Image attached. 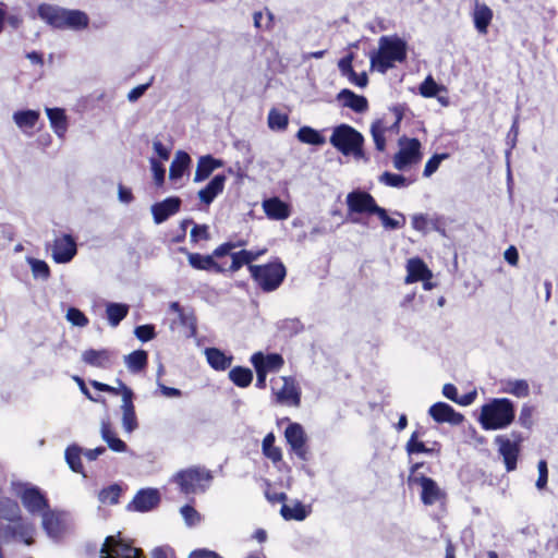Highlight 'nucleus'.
Returning <instances> with one entry per match:
<instances>
[{
  "instance_id": "obj_33",
  "label": "nucleus",
  "mask_w": 558,
  "mask_h": 558,
  "mask_svg": "<svg viewBox=\"0 0 558 558\" xmlns=\"http://www.w3.org/2000/svg\"><path fill=\"white\" fill-rule=\"evenodd\" d=\"M46 113L49 119L53 132L59 136H64L68 130V119L64 109L62 108H46Z\"/></svg>"
},
{
  "instance_id": "obj_4",
  "label": "nucleus",
  "mask_w": 558,
  "mask_h": 558,
  "mask_svg": "<svg viewBox=\"0 0 558 558\" xmlns=\"http://www.w3.org/2000/svg\"><path fill=\"white\" fill-rule=\"evenodd\" d=\"M38 15L48 25L58 29L82 31L88 27L89 17L81 10H69L51 4H40Z\"/></svg>"
},
{
  "instance_id": "obj_20",
  "label": "nucleus",
  "mask_w": 558,
  "mask_h": 558,
  "mask_svg": "<svg viewBox=\"0 0 558 558\" xmlns=\"http://www.w3.org/2000/svg\"><path fill=\"white\" fill-rule=\"evenodd\" d=\"M283 385L280 389H272L276 402L289 407L299 408L301 405V390L291 376L282 377Z\"/></svg>"
},
{
  "instance_id": "obj_50",
  "label": "nucleus",
  "mask_w": 558,
  "mask_h": 558,
  "mask_svg": "<svg viewBox=\"0 0 558 558\" xmlns=\"http://www.w3.org/2000/svg\"><path fill=\"white\" fill-rule=\"evenodd\" d=\"M418 433L413 432L410 439L405 445V450L409 454L413 453H429L432 450L425 446L423 441H418Z\"/></svg>"
},
{
  "instance_id": "obj_11",
  "label": "nucleus",
  "mask_w": 558,
  "mask_h": 558,
  "mask_svg": "<svg viewBox=\"0 0 558 558\" xmlns=\"http://www.w3.org/2000/svg\"><path fill=\"white\" fill-rule=\"evenodd\" d=\"M399 146L400 149L393 156V167L397 170H404L407 167L421 161V142L417 138L401 136Z\"/></svg>"
},
{
  "instance_id": "obj_43",
  "label": "nucleus",
  "mask_w": 558,
  "mask_h": 558,
  "mask_svg": "<svg viewBox=\"0 0 558 558\" xmlns=\"http://www.w3.org/2000/svg\"><path fill=\"white\" fill-rule=\"evenodd\" d=\"M122 494V488L119 484H111L107 487H104L98 493V500L102 505H117L120 500Z\"/></svg>"
},
{
  "instance_id": "obj_51",
  "label": "nucleus",
  "mask_w": 558,
  "mask_h": 558,
  "mask_svg": "<svg viewBox=\"0 0 558 558\" xmlns=\"http://www.w3.org/2000/svg\"><path fill=\"white\" fill-rule=\"evenodd\" d=\"M246 244H247V241L243 240V239H240L238 241H227V242H223L222 244L218 245L214 250V255L217 258H220V257L228 255L234 248L245 246Z\"/></svg>"
},
{
  "instance_id": "obj_30",
  "label": "nucleus",
  "mask_w": 558,
  "mask_h": 558,
  "mask_svg": "<svg viewBox=\"0 0 558 558\" xmlns=\"http://www.w3.org/2000/svg\"><path fill=\"white\" fill-rule=\"evenodd\" d=\"M227 177L225 174L215 175L205 187L199 190L198 197L202 203L209 205L214 199L223 192Z\"/></svg>"
},
{
  "instance_id": "obj_46",
  "label": "nucleus",
  "mask_w": 558,
  "mask_h": 558,
  "mask_svg": "<svg viewBox=\"0 0 558 558\" xmlns=\"http://www.w3.org/2000/svg\"><path fill=\"white\" fill-rule=\"evenodd\" d=\"M378 180L380 183H383L387 186H390V187H403V186H408L412 182V181H408L407 178L403 177L402 174L392 173L389 171H385L379 177Z\"/></svg>"
},
{
  "instance_id": "obj_7",
  "label": "nucleus",
  "mask_w": 558,
  "mask_h": 558,
  "mask_svg": "<svg viewBox=\"0 0 558 558\" xmlns=\"http://www.w3.org/2000/svg\"><path fill=\"white\" fill-rule=\"evenodd\" d=\"M250 274L262 291L272 292L283 282L287 276V268L280 258L276 257L266 264L250 266Z\"/></svg>"
},
{
  "instance_id": "obj_3",
  "label": "nucleus",
  "mask_w": 558,
  "mask_h": 558,
  "mask_svg": "<svg viewBox=\"0 0 558 558\" xmlns=\"http://www.w3.org/2000/svg\"><path fill=\"white\" fill-rule=\"evenodd\" d=\"M378 50L371 54V68L386 73L396 62H404L408 57V46L404 39L395 36H381Z\"/></svg>"
},
{
  "instance_id": "obj_29",
  "label": "nucleus",
  "mask_w": 558,
  "mask_h": 558,
  "mask_svg": "<svg viewBox=\"0 0 558 558\" xmlns=\"http://www.w3.org/2000/svg\"><path fill=\"white\" fill-rule=\"evenodd\" d=\"M223 167L221 159L215 158L211 155L201 156L197 160V166L194 174V182H203L218 168Z\"/></svg>"
},
{
  "instance_id": "obj_48",
  "label": "nucleus",
  "mask_w": 558,
  "mask_h": 558,
  "mask_svg": "<svg viewBox=\"0 0 558 558\" xmlns=\"http://www.w3.org/2000/svg\"><path fill=\"white\" fill-rule=\"evenodd\" d=\"M228 255L231 257V264L227 269V271L234 274L239 271L244 265L248 267V260L250 257L245 250H241L239 252H230Z\"/></svg>"
},
{
  "instance_id": "obj_36",
  "label": "nucleus",
  "mask_w": 558,
  "mask_h": 558,
  "mask_svg": "<svg viewBox=\"0 0 558 558\" xmlns=\"http://www.w3.org/2000/svg\"><path fill=\"white\" fill-rule=\"evenodd\" d=\"M130 306L125 303H108L106 305V316L111 327H117L128 316Z\"/></svg>"
},
{
  "instance_id": "obj_38",
  "label": "nucleus",
  "mask_w": 558,
  "mask_h": 558,
  "mask_svg": "<svg viewBox=\"0 0 558 558\" xmlns=\"http://www.w3.org/2000/svg\"><path fill=\"white\" fill-rule=\"evenodd\" d=\"M229 379L239 388H246L253 381V372L248 367L234 366L229 371Z\"/></svg>"
},
{
  "instance_id": "obj_55",
  "label": "nucleus",
  "mask_w": 558,
  "mask_h": 558,
  "mask_svg": "<svg viewBox=\"0 0 558 558\" xmlns=\"http://www.w3.org/2000/svg\"><path fill=\"white\" fill-rule=\"evenodd\" d=\"M134 333L142 342L150 341L156 337L155 326L149 324L137 326Z\"/></svg>"
},
{
  "instance_id": "obj_12",
  "label": "nucleus",
  "mask_w": 558,
  "mask_h": 558,
  "mask_svg": "<svg viewBox=\"0 0 558 558\" xmlns=\"http://www.w3.org/2000/svg\"><path fill=\"white\" fill-rule=\"evenodd\" d=\"M100 554L101 558H145L141 548L112 535L106 537Z\"/></svg>"
},
{
  "instance_id": "obj_1",
  "label": "nucleus",
  "mask_w": 558,
  "mask_h": 558,
  "mask_svg": "<svg viewBox=\"0 0 558 558\" xmlns=\"http://www.w3.org/2000/svg\"><path fill=\"white\" fill-rule=\"evenodd\" d=\"M35 527L22 517L19 502L9 497L0 499V543L19 541L27 546L35 543Z\"/></svg>"
},
{
  "instance_id": "obj_23",
  "label": "nucleus",
  "mask_w": 558,
  "mask_h": 558,
  "mask_svg": "<svg viewBox=\"0 0 558 558\" xmlns=\"http://www.w3.org/2000/svg\"><path fill=\"white\" fill-rule=\"evenodd\" d=\"M181 204V198L178 196H170L161 202L155 203L151 206L154 221L156 223L165 222L169 217L180 211Z\"/></svg>"
},
{
  "instance_id": "obj_8",
  "label": "nucleus",
  "mask_w": 558,
  "mask_h": 558,
  "mask_svg": "<svg viewBox=\"0 0 558 558\" xmlns=\"http://www.w3.org/2000/svg\"><path fill=\"white\" fill-rule=\"evenodd\" d=\"M12 487L31 514L43 513L49 509V500L39 487L23 482L12 483Z\"/></svg>"
},
{
  "instance_id": "obj_52",
  "label": "nucleus",
  "mask_w": 558,
  "mask_h": 558,
  "mask_svg": "<svg viewBox=\"0 0 558 558\" xmlns=\"http://www.w3.org/2000/svg\"><path fill=\"white\" fill-rule=\"evenodd\" d=\"M66 319L73 325L77 327H85L88 325L89 320L87 316L76 307H70L66 312Z\"/></svg>"
},
{
  "instance_id": "obj_53",
  "label": "nucleus",
  "mask_w": 558,
  "mask_h": 558,
  "mask_svg": "<svg viewBox=\"0 0 558 558\" xmlns=\"http://www.w3.org/2000/svg\"><path fill=\"white\" fill-rule=\"evenodd\" d=\"M438 92L439 86L430 75H428L420 86V94L425 98H433Z\"/></svg>"
},
{
  "instance_id": "obj_31",
  "label": "nucleus",
  "mask_w": 558,
  "mask_h": 558,
  "mask_svg": "<svg viewBox=\"0 0 558 558\" xmlns=\"http://www.w3.org/2000/svg\"><path fill=\"white\" fill-rule=\"evenodd\" d=\"M493 11L492 9L485 4V3H476L474 13H473V21L474 26L481 34H487L488 26L492 23L493 20Z\"/></svg>"
},
{
  "instance_id": "obj_54",
  "label": "nucleus",
  "mask_w": 558,
  "mask_h": 558,
  "mask_svg": "<svg viewBox=\"0 0 558 558\" xmlns=\"http://www.w3.org/2000/svg\"><path fill=\"white\" fill-rule=\"evenodd\" d=\"M191 242L208 241L210 239L209 228L207 225H194L190 233Z\"/></svg>"
},
{
  "instance_id": "obj_32",
  "label": "nucleus",
  "mask_w": 558,
  "mask_h": 558,
  "mask_svg": "<svg viewBox=\"0 0 558 558\" xmlns=\"http://www.w3.org/2000/svg\"><path fill=\"white\" fill-rule=\"evenodd\" d=\"M205 355L208 364L215 371L219 372L228 369L233 360L232 355H226L223 351L217 348H207L205 350Z\"/></svg>"
},
{
  "instance_id": "obj_28",
  "label": "nucleus",
  "mask_w": 558,
  "mask_h": 558,
  "mask_svg": "<svg viewBox=\"0 0 558 558\" xmlns=\"http://www.w3.org/2000/svg\"><path fill=\"white\" fill-rule=\"evenodd\" d=\"M337 99L343 107L350 108L356 113H363L368 110V100L365 96L357 95L351 89L344 88L337 95Z\"/></svg>"
},
{
  "instance_id": "obj_35",
  "label": "nucleus",
  "mask_w": 558,
  "mask_h": 558,
  "mask_svg": "<svg viewBox=\"0 0 558 558\" xmlns=\"http://www.w3.org/2000/svg\"><path fill=\"white\" fill-rule=\"evenodd\" d=\"M101 437L112 451L124 452L128 448L126 444L116 435L109 421L101 423Z\"/></svg>"
},
{
  "instance_id": "obj_45",
  "label": "nucleus",
  "mask_w": 558,
  "mask_h": 558,
  "mask_svg": "<svg viewBox=\"0 0 558 558\" xmlns=\"http://www.w3.org/2000/svg\"><path fill=\"white\" fill-rule=\"evenodd\" d=\"M280 513L286 520L302 521L307 517V511L301 502H296L293 507L283 504Z\"/></svg>"
},
{
  "instance_id": "obj_19",
  "label": "nucleus",
  "mask_w": 558,
  "mask_h": 558,
  "mask_svg": "<svg viewBox=\"0 0 558 558\" xmlns=\"http://www.w3.org/2000/svg\"><path fill=\"white\" fill-rule=\"evenodd\" d=\"M161 497L156 488L140 489L128 504L126 510L135 512H148L158 507Z\"/></svg>"
},
{
  "instance_id": "obj_44",
  "label": "nucleus",
  "mask_w": 558,
  "mask_h": 558,
  "mask_svg": "<svg viewBox=\"0 0 558 558\" xmlns=\"http://www.w3.org/2000/svg\"><path fill=\"white\" fill-rule=\"evenodd\" d=\"M65 461L69 468L75 472L84 474V468L81 461L82 449L77 445H71L65 449Z\"/></svg>"
},
{
  "instance_id": "obj_64",
  "label": "nucleus",
  "mask_w": 558,
  "mask_h": 558,
  "mask_svg": "<svg viewBox=\"0 0 558 558\" xmlns=\"http://www.w3.org/2000/svg\"><path fill=\"white\" fill-rule=\"evenodd\" d=\"M151 558H177L175 553L172 548L160 546L156 547L151 551Z\"/></svg>"
},
{
  "instance_id": "obj_47",
  "label": "nucleus",
  "mask_w": 558,
  "mask_h": 558,
  "mask_svg": "<svg viewBox=\"0 0 558 558\" xmlns=\"http://www.w3.org/2000/svg\"><path fill=\"white\" fill-rule=\"evenodd\" d=\"M289 124V118L286 113L271 109L268 113V125L271 130H286Z\"/></svg>"
},
{
  "instance_id": "obj_10",
  "label": "nucleus",
  "mask_w": 558,
  "mask_h": 558,
  "mask_svg": "<svg viewBox=\"0 0 558 558\" xmlns=\"http://www.w3.org/2000/svg\"><path fill=\"white\" fill-rule=\"evenodd\" d=\"M395 116V121L388 124L386 118L375 120L371 124V135L375 144V148L378 151H385L386 149V132L398 134L400 131V123L404 116V109L402 106H393L390 109Z\"/></svg>"
},
{
  "instance_id": "obj_13",
  "label": "nucleus",
  "mask_w": 558,
  "mask_h": 558,
  "mask_svg": "<svg viewBox=\"0 0 558 558\" xmlns=\"http://www.w3.org/2000/svg\"><path fill=\"white\" fill-rule=\"evenodd\" d=\"M409 482L418 484L421 486V501L423 505L433 506L437 502H446L447 493L440 488L437 482L432 477L420 475L415 477H409Z\"/></svg>"
},
{
  "instance_id": "obj_25",
  "label": "nucleus",
  "mask_w": 558,
  "mask_h": 558,
  "mask_svg": "<svg viewBox=\"0 0 558 558\" xmlns=\"http://www.w3.org/2000/svg\"><path fill=\"white\" fill-rule=\"evenodd\" d=\"M82 361L98 368H110L114 362V353L109 349H87L82 354Z\"/></svg>"
},
{
  "instance_id": "obj_18",
  "label": "nucleus",
  "mask_w": 558,
  "mask_h": 558,
  "mask_svg": "<svg viewBox=\"0 0 558 558\" xmlns=\"http://www.w3.org/2000/svg\"><path fill=\"white\" fill-rule=\"evenodd\" d=\"M122 389V426L125 432L132 433L138 427L135 407L133 403L134 393L121 379L116 380Z\"/></svg>"
},
{
  "instance_id": "obj_40",
  "label": "nucleus",
  "mask_w": 558,
  "mask_h": 558,
  "mask_svg": "<svg viewBox=\"0 0 558 558\" xmlns=\"http://www.w3.org/2000/svg\"><path fill=\"white\" fill-rule=\"evenodd\" d=\"M39 117V111L27 109L14 112L13 120L20 129L25 130L33 129L38 122Z\"/></svg>"
},
{
  "instance_id": "obj_21",
  "label": "nucleus",
  "mask_w": 558,
  "mask_h": 558,
  "mask_svg": "<svg viewBox=\"0 0 558 558\" xmlns=\"http://www.w3.org/2000/svg\"><path fill=\"white\" fill-rule=\"evenodd\" d=\"M181 252L186 253L189 264L196 270L214 271L217 274H223L227 271L226 267L217 263L214 252L210 255H202L199 253L187 252L186 248H180Z\"/></svg>"
},
{
  "instance_id": "obj_59",
  "label": "nucleus",
  "mask_w": 558,
  "mask_h": 558,
  "mask_svg": "<svg viewBox=\"0 0 558 558\" xmlns=\"http://www.w3.org/2000/svg\"><path fill=\"white\" fill-rule=\"evenodd\" d=\"M538 477L536 481V487L543 489L546 487L548 482V468L546 460H539L537 464Z\"/></svg>"
},
{
  "instance_id": "obj_2",
  "label": "nucleus",
  "mask_w": 558,
  "mask_h": 558,
  "mask_svg": "<svg viewBox=\"0 0 558 558\" xmlns=\"http://www.w3.org/2000/svg\"><path fill=\"white\" fill-rule=\"evenodd\" d=\"M345 202L350 214L375 215L386 230H398L405 226L407 219L402 213L396 211V217H390L387 210L380 207L374 196L366 191L355 190L350 192Z\"/></svg>"
},
{
  "instance_id": "obj_39",
  "label": "nucleus",
  "mask_w": 558,
  "mask_h": 558,
  "mask_svg": "<svg viewBox=\"0 0 558 558\" xmlns=\"http://www.w3.org/2000/svg\"><path fill=\"white\" fill-rule=\"evenodd\" d=\"M124 362L132 373H138L148 364V353L145 350H136L124 356Z\"/></svg>"
},
{
  "instance_id": "obj_57",
  "label": "nucleus",
  "mask_w": 558,
  "mask_h": 558,
  "mask_svg": "<svg viewBox=\"0 0 558 558\" xmlns=\"http://www.w3.org/2000/svg\"><path fill=\"white\" fill-rule=\"evenodd\" d=\"M180 512L189 525H194L201 521V515L193 506L184 505Z\"/></svg>"
},
{
  "instance_id": "obj_62",
  "label": "nucleus",
  "mask_w": 558,
  "mask_h": 558,
  "mask_svg": "<svg viewBox=\"0 0 558 558\" xmlns=\"http://www.w3.org/2000/svg\"><path fill=\"white\" fill-rule=\"evenodd\" d=\"M428 227V218L424 214H416L412 217V228L420 232H426Z\"/></svg>"
},
{
  "instance_id": "obj_56",
  "label": "nucleus",
  "mask_w": 558,
  "mask_h": 558,
  "mask_svg": "<svg viewBox=\"0 0 558 558\" xmlns=\"http://www.w3.org/2000/svg\"><path fill=\"white\" fill-rule=\"evenodd\" d=\"M447 157H448L447 154H441V155L436 154V155L432 156L427 160V162L424 167V171H423L424 177H430L434 172H436L437 169L439 168L441 160Z\"/></svg>"
},
{
  "instance_id": "obj_60",
  "label": "nucleus",
  "mask_w": 558,
  "mask_h": 558,
  "mask_svg": "<svg viewBox=\"0 0 558 558\" xmlns=\"http://www.w3.org/2000/svg\"><path fill=\"white\" fill-rule=\"evenodd\" d=\"M89 384L92 385L93 388H95L98 391L108 392L113 396H122V389L119 384L118 387H113L108 384L100 383L98 380H89Z\"/></svg>"
},
{
  "instance_id": "obj_27",
  "label": "nucleus",
  "mask_w": 558,
  "mask_h": 558,
  "mask_svg": "<svg viewBox=\"0 0 558 558\" xmlns=\"http://www.w3.org/2000/svg\"><path fill=\"white\" fill-rule=\"evenodd\" d=\"M262 207L267 218L271 220H286L291 215L290 205L277 196L264 199Z\"/></svg>"
},
{
  "instance_id": "obj_16",
  "label": "nucleus",
  "mask_w": 558,
  "mask_h": 558,
  "mask_svg": "<svg viewBox=\"0 0 558 558\" xmlns=\"http://www.w3.org/2000/svg\"><path fill=\"white\" fill-rule=\"evenodd\" d=\"M407 276L404 282L407 284L415 283L418 281L424 282V289L429 290L433 288L430 279L433 278L432 270L427 267L425 262L420 257H412L407 262Z\"/></svg>"
},
{
  "instance_id": "obj_9",
  "label": "nucleus",
  "mask_w": 558,
  "mask_h": 558,
  "mask_svg": "<svg viewBox=\"0 0 558 558\" xmlns=\"http://www.w3.org/2000/svg\"><path fill=\"white\" fill-rule=\"evenodd\" d=\"M213 480L209 471L193 466L177 473L175 482L184 494H193L197 489L205 490Z\"/></svg>"
},
{
  "instance_id": "obj_58",
  "label": "nucleus",
  "mask_w": 558,
  "mask_h": 558,
  "mask_svg": "<svg viewBox=\"0 0 558 558\" xmlns=\"http://www.w3.org/2000/svg\"><path fill=\"white\" fill-rule=\"evenodd\" d=\"M150 165H151V171H153L155 183L158 186L162 185L165 182V174H166V169H165L163 165L154 158L150 160Z\"/></svg>"
},
{
  "instance_id": "obj_42",
  "label": "nucleus",
  "mask_w": 558,
  "mask_h": 558,
  "mask_svg": "<svg viewBox=\"0 0 558 558\" xmlns=\"http://www.w3.org/2000/svg\"><path fill=\"white\" fill-rule=\"evenodd\" d=\"M502 391L517 398H525L530 395V385L525 379H509L504 383Z\"/></svg>"
},
{
  "instance_id": "obj_14",
  "label": "nucleus",
  "mask_w": 558,
  "mask_h": 558,
  "mask_svg": "<svg viewBox=\"0 0 558 558\" xmlns=\"http://www.w3.org/2000/svg\"><path fill=\"white\" fill-rule=\"evenodd\" d=\"M284 438L300 460H308L307 436L300 423H290L284 430Z\"/></svg>"
},
{
  "instance_id": "obj_22",
  "label": "nucleus",
  "mask_w": 558,
  "mask_h": 558,
  "mask_svg": "<svg viewBox=\"0 0 558 558\" xmlns=\"http://www.w3.org/2000/svg\"><path fill=\"white\" fill-rule=\"evenodd\" d=\"M428 414L437 423H449L451 425H460L464 421L463 414L457 412L450 404L446 402H436L429 410Z\"/></svg>"
},
{
  "instance_id": "obj_6",
  "label": "nucleus",
  "mask_w": 558,
  "mask_h": 558,
  "mask_svg": "<svg viewBox=\"0 0 558 558\" xmlns=\"http://www.w3.org/2000/svg\"><path fill=\"white\" fill-rule=\"evenodd\" d=\"M330 144L343 156L364 157V136L353 126L342 123L333 128Z\"/></svg>"
},
{
  "instance_id": "obj_24",
  "label": "nucleus",
  "mask_w": 558,
  "mask_h": 558,
  "mask_svg": "<svg viewBox=\"0 0 558 558\" xmlns=\"http://www.w3.org/2000/svg\"><path fill=\"white\" fill-rule=\"evenodd\" d=\"M250 361L254 368L264 369L266 373L279 372L284 365V359L279 353L255 352Z\"/></svg>"
},
{
  "instance_id": "obj_15",
  "label": "nucleus",
  "mask_w": 558,
  "mask_h": 558,
  "mask_svg": "<svg viewBox=\"0 0 558 558\" xmlns=\"http://www.w3.org/2000/svg\"><path fill=\"white\" fill-rule=\"evenodd\" d=\"M76 253V242L71 234H61L53 240L51 257L57 264L70 263Z\"/></svg>"
},
{
  "instance_id": "obj_61",
  "label": "nucleus",
  "mask_w": 558,
  "mask_h": 558,
  "mask_svg": "<svg viewBox=\"0 0 558 558\" xmlns=\"http://www.w3.org/2000/svg\"><path fill=\"white\" fill-rule=\"evenodd\" d=\"M533 408L530 405H523L520 412L519 422L523 427L531 428L533 421Z\"/></svg>"
},
{
  "instance_id": "obj_37",
  "label": "nucleus",
  "mask_w": 558,
  "mask_h": 558,
  "mask_svg": "<svg viewBox=\"0 0 558 558\" xmlns=\"http://www.w3.org/2000/svg\"><path fill=\"white\" fill-rule=\"evenodd\" d=\"M276 436L272 432L268 433L262 442V452L274 464L282 461V450L280 447L275 445Z\"/></svg>"
},
{
  "instance_id": "obj_5",
  "label": "nucleus",
  "mask_w": 558,
  "mask_h": 558,
  "mask_svg": "<svg viewBox=\"0 0 558 558\" xmlns=\"http://www.w3.org/2000/svg\"><path fill=\"white\" fill-rule=\"evenodd\" d=\"M514 417L512 401L507 398H495L482 405L478 422L485 430H497L508 427Z\"/></svg>"
},
{
  "instance_id": "obj_41",
  "label": "nucleus",
  "mask_w": 558,
  "mask_h": 558,
  "mask_svg": "<svg viewBox=\"0 0 558 558\" xmlns=\"http://www.w3.org/2000/svg\"><path fill=\"white\" fill-rule=\"evenodd\" d=\"M296 138L304 144L320 146L326 143L325 136L320 134L319 131L304 125L301 126L296 133Z\"/></svg>"
},
{
  "instance_id": "obj_17",
  "label": "nucleus",
  "mask_w": 558,
  "mask_h": 558,
  "mask_svg": "<svg viewBox=\"0 0 558 558\" xmlns=\"http://www.w3.org/2000/svg\"><path fill=\"white\" fill-rule=\"evenodd\" d=\"M513 436L517 438L515 441H511L507 436L504 435H498L495 438V442L499 447L498 451L504 459L506 470L508 472L517 469L518 458L520 453L519 442L521 441V435H515L513 433Z\"/></svg>"
},
{
  "instance_id": "obj_49",
  "label": "nucleus",
  "mask_w": 558,
  "mask_h": 558,
  "mask_svg": "<svg viewBox=\"0 0 558 558\" xmlns=\"http://www.w3.org/2000/svg\"><path fill=\"white\" fill-rule=\"evenodd\" d=\"M29 265L35 278H41L44 280H47L50 277V268L45 260L31 258Z\"/></svg>"
},
{
  "instance_id": "obj_63",
  "label": "nucleus",
  "mask_w": 558,
  "mask_h": 558,
  "mask_svg": "<svg viewBox=\"0 0 558 558\" xmlns=\"http://www.w3.org/2000/svg\"><path fill=\"white\" fill-rule=\"evenodd\" d=\"M187 558H223L217 551L207 548H197L190 553Z\"/></svg>"
},
{
  "instance_id": "obj_34",
  "label": "nucleus",
  "mask_w": 558,
  "mask_h": 558,
  "mask_svg": "<svg viewBox=\"0 0 558 558\" xmlns=\"http://www.w3.org/2000/svg\"><path fill=\"white\" fill-rule=\"evenodd\" d=\"M192 159L184 150H179L170 165L169 178L178 180L183 177L184 172L189 169Z\"/></svg>"
},
{
  "instance_id": "obj_26",
  "label": "nucleus",
  "mask_w": 558,
  "mask_h": 558,
  "mask_svg": "<svg viewBox=\"0 0 558 558\" xmlns=\"http://www.w3.org/2000/svg\"><path fill=\"white\" fill-rule=\"evenodd\" d=\"M354 60V53L350 52L338 61V69L342 76H345L351 84L359 87H366L368 84V77L366 72L356 73L352 66Z\"/></svg>"
}]
</instances>
